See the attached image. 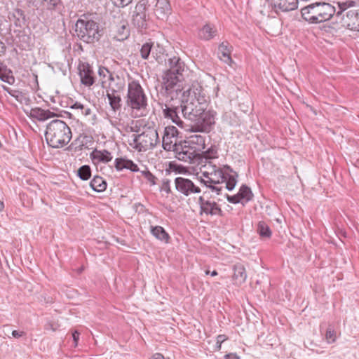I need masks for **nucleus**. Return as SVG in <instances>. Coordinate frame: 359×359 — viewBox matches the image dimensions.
I'll return each mask as SVG.
<instances>
[{"instance_id":"nucleus-37","label":"nucleus","mask_w":359,"mask_h":359,"mask_svg":"<svg viewBox=\"0 0 359 359\" xmlns=\"http://www.w3.org/2000/svg\"><path fill=\"white\" fill-rule=\"evenodd\" d=\"M325 338H326L327 341H328V343H332V342L335 341L336 333H335L334 329L331 326H329L326 331Z\"/></svg>"},{"instance_id":"nucleus-18","label":"nucleus","mask_w":359,"mask_h":359,"mask_svg":"<svg viewBox=\"0 0 359 359\" xmlns=\"http://www.w3.org/2000/svg\"><path fill=\"white\" fill-rule=\"evenodd\" d=\"M90 156L94 164L107 163L113 158L111 154L105 149L98 150L95 149L90 153Z\"/></svg>"},{"instance_id":"nucleus-34","label":"nucleus","mask_w":359,"mask_h":359,"mask_svg":"<svg viewBox=\"0 0 359 359\" xmlns=\"http://www.w3.org/2000/svg\"><path fill=\"white\" fill-rule=\"evenodd\" d=\"M90 187L96 192H102L107 189V181H90Z\"/></svg>"},{"instance_id":"nucleus-2","label":"nucleus","mask_w":359,"mask_h":359,"mask_svg":"<svg viewBox=\"0 0 359 359\" xmlns=\"http://www.w3.org/2000/svg\"><path fill=\"white\" fill-rule=\"evenodd\" d=\"M208 98L201 83H195L183 92L182 98L177 101L179 114L194 122L196 131L208 133L215 123L216 112L205 110Z\"/></svg>"},{"instance_id":"nucleus-64","label":"nucleus","mask_w":359,"mask_h":359,"mask_svg":"<svg viewBox=\"0 0 359 359\" xmlns=\"http://www.w3.org/2000/svg\"><path fill=\"white\" fill-rule=\"evenodd\" d=\"M205 273H206V274H209V273H210V271H205Z\"/></svg>"},{"instance_id":"nucleus-24","label":"nucleus","mask_w":359,"mask_h":359,"mask_svg":"<svg viewBox=\"0 0 359 359\" xmlns=\"http://www.w3.org/2000/svg\"><path fill=\"white\" fill-rule=\"evenodd\" d=\"M151 233L158 240L165 243H169L170 238L169 234L161 226H151Z\"/></svg>"},{"instance_id":"nucleus-44","label":"nucleus","mask_w":359,"mask_h":359,"mask_svg":"<svg viewBox=\"0 0 359 359\" xmlns=\"http://www.w3.org/2000/svg\"><path fill=\"white\" fill-rule=\"evenodd\" d=\"M48 5V8L52 9L58 4L59 0H44Z\"/></svg>"},{"instance_id":"nucleus-54","label":"nucleus","mask_w":359,"mask_h":359,"mask_svg":"<svg viewBox=\"0 0 359 359\" xmlns=\"http://www.w3.org/2000/svg\"><path fill=\"white\" fill-rule=\"evenodd\" d=\"M6 49V46L3 42L0 41V53H4Z\"/></svg>"},{"instance_id":"nucleus-40","label":"nucleus","mask_w":359,"mask_h":359,"mask_svg":"<svg viewBox=\"0 0 359 359\" xmlns=\"http://www.w3.org/2000/svg\"><path fill=\"white\" fill-rule=\"evenodd\" d=\"M115 6L118 7H125L130 4L133 0H111Z\"/></svg>"},{"instance_id":"nucleus-23","label":"nucleus","mask_w":359,"mask_h":359,"mask_svg":"<svg viewBox=\"0 0 359 359\" xmlns=\"http://www.w3.org/2000/svg\"><path fill=\"white\" fill-rule=\"evenodd\" d=\"M217 34V29L214 25H205L198 32V36L203 40H210Z\"/></svg>"},{"instance_id":"nucleus-3","label":"nucleus","mask_w":359,"mask_h":359,"mask_svg":"<svg viewBox=\"0 0 359 359\" xmlns=\"http://www.w3.org/2000/svg\"><path fill=\"white\" fill-rule=\"evenodd\" d=\"M72 131L63 121L55 119L46 126L45 137L47 144L53 148H61L67 145L72 139Z\"/></svg>"},{"instance_id":"nucleus-30","label":"nucleus","mask_w":359,"mask_h":359,"mask_svg":"<svg viewBox=\"0 0 359 359\" xmlns=\"http://www.w3.org/2000/svg\"><path fill=\"white\" fill-rule=\"evenodd\" d=\"M257 232L261 237L270 238L271 231L270 228L264 222H259L257 226Z\"/></svg>"},{"instance_id":"nucleus-49","label":"nucleus","mask_w":359,"mask_h":359,"mask_svg":"<svg viewBox=\"0 0 359 359\" xmlns=\"http://www.w3.org/2000/svg\"><path fill=\"white\" fill-rule=\"evenodd\" d=\"M81 111L82 114H83L85 116H88L91 114L90 108L87 107L86 106H84V108L83 109V110H81Z\"/></svg>"},{"instance_id":"nucleus-19","label":"nucleus","mask_w":359,"mask_h":359,"mask_svg":"<svg viewBox=\"0 0 359 359\" xmlns=\"http://www.w3.org/2000/svg\"><path fill=\"white\" fill-rule=\"evenodd\" d=\"M175 184L177 190L186 196L201 191L200 188L195 186L193 181H175Z\"/></svg>"},{"instance_id":"nucleus-62","label":"nucleus","mask_w":359,"mask_h":359,"mask_svg":"<svg viewBox=\"0 0 359 359\" xmlns=\"http://www.w3.org/2000/svg\"><path fill=\"white\" fill-rule=\"evenodd\" d=\"M101 82H102V87H103V88H105V86H104V83L106 81H105L102 80V81H101Z\"/></svg>"},{"instance_id":"nucleus-28","label":"nucleus","mask_w":359,"mask_h":359,"mask_svg":"<svg viewBox=\"0 0 359 359\" xmlns=\"http://www.w3.org/2000/svg\"><path fill=\"white\" fill-rule=\"evenodd\" d=\"M238 194L243 203L249 202L253 197V194L250 188L246 185H242Z\"/></svg>"},{"instance_id":"nucleus-35","label":"nucleus","mask_w":359,"mask_h":359,"mask_svg":"<svg viewBox=\"0 0 359 359\" xmlns=\"http://www.w3.org/2000/svg\"><path fill=\"white\" fill-rule=\"evenodd\" d=\"M201 182L203 183L208 188L210 189L212 191L216 192L218 195L220 194L222 187H219L218 184L222 183L221 181H201Z\"/></svg>"},{"instance_id":"nucleus-38","label":"nucleus","mask_w":359,"mask_h":359,"mask_svg":"<svg viewBox=\"0 0 359 359\" xmlns=\"http://www.w3.org/2000/svg\"><path fill=\"white\" fill-rule=\"evenodd\" d=\"M340 11L337 12V15L341 14V12L346 10L348 8L354 5V1H343L338 3Z\"/></svg>"},{"instance_id":"nucleus-52","label":"nucleus","mask_w":359,"mask_h":359,"mask_svg":"<svg viewBox=\"0 0 359 359\" xmlns=\"http://www.w3.org/2000/svg\"><path fill=\"white\" fill-rule=\"evenodd\" d=\"M45 327L46 330H51L53 331L56 330V328L51 323L46 324Z\"/></svg>"},{"instance_id":"nucleus-17","label":"nucleus","mask_w":359,"mask_h":359,"mask_svg":"<svg viewBox=\"0 0 359 359\" xmlns=\"http://www.w3.org/2000/svg\"><path fill=\"white\" fill-rule=\"evenodd\" d=\"M205 139L206 137L204 135H192L189 137L188 140L184 142V144H187L192 149L196 150V153H200L201 151L205 149Z\"/></svg>"},{"instance_id":"nucleus-13","label":"nucleus","mask_w":359,"mask_h":359,"mask_svg":"<svg viewBox=\"0 0 359 359\" xmlns=\"http://www.w3.org/2000/svg\"><path fill=\"white\" fill-rule=\"evenodd\" d=\"M154 15L160 20H165L171 12L169 0H154Z\"/></svg>"},{"instance_id":"nucleus-15","label":"nucleus","mask_w":359,"mask_h":359,"mask_svg":"<svg viewBox=\"0 0 359 359\" xmlns=\"http://www.w3.org/2000/svg\"><path fill=\"white\" fill-rule=\"evenodd\" d=\"M79 75L82 84L86 86H92L95 82L92 67L88 63H81L79 66Z\"/></svg>"},{"instance_id":"nucleus-63","label":"nucleus","mask_w":359,"mask_h":359,"mask_svg":"<svg viewBox=\"0 0 359 359\" xmlns=\"http://www.w3.org/2000/svg\"><path fill=\"white\" fill-rule=\"evenodd\" d=\"M151 185H154L156 184L154 180L151 181Z\"/></svg>"},{"instance_id":"nucleus-8","label":"nucleus","mask_w":359,"mask_h":359,"mask_svg":"<svg viewBox=\"0 0 359 359\" xmlns=\"http://www.w3.org/2000/svg\"><path fill=\"white\" fill-rule=\"evenodd\" d=\"M203 175L208 180H212V175L216 177H221L222 180H236L238 177V173L227 165L222 168H217L215 165H204Z\"/></svg>"},{"instance_id":"nucleus-39","label":"nucleus","mask_w":359,"mask_h":359,"mask_svg":"<svg viewBox=\"0 0 359 359\" xmlns=\"http://www.w3.org/2000/svg\"><path fill=\"white\" fill-rule=\"evenodd\" d=\"M226 198L229 203H234V204L241 203L243 204V203L242 202V201L241 200V198L238 196V194H236L233 196L226 195Z\"/></svg>"},{"instance_id":"nucleus-21","label":"nucleus","mask_w":359,"mask_h":359,"mask_svg":"<svg viewBox=\"0 0 359 359\" xmlns=\"http://www.w3.org/2000/svg\"><path fill=\"white\" fill-rule=\"evenodd\" d=\"M29 116L33 118L43 121L55 116V114L49 110H44L39 107L31 109Z\"/></svg>"},{"instance_id":"nucleus-45","label":"nucleus","mask_w":359,"mask_h":359,"mask_svg":"<svg viewBox=\"0 0 359 359\" xmlns=\"http://www.w3.org/2000/svg\"><path fill=\"white\" fill-rule=\"evenodd\" d=\"M227 337L224 334H219L217 337V344H219V346L222 344L227 339Z\"/></svg>"},{"instance_id":"nucleus-41","label":"nucleus","mask_w":359,"mask_h":359,"mask_svg":"<svg viewBox=\"0 0 359 359\" xmlns=\"http://www.w3.org/2000/svg\"><path fill=\"white\" fill-rule=\"evenodd\" d=\"M20 38L22 39V41L23 43L20 45V47L22 49H25V50L29 48V44L28 40L29 39V37L27 35L23 34L20 36Z\"/></svg>"},{"instance_id":"nucleus-56","label":"nucleus","mask_w":359,"mask_h":359,"mask_svg":"<svg viewBox=\"0 0 359 359\" xmlns=\"http://www.w3.org/2000/svg\"><path fill=\"white\" fill-rule=\"evenodd\" d=\"M27 1H28V2H29V4H34L35 1H36L37 0H27Z\"/></svg>"},{"instance_id":"nucleus-46","label":"nucleus","mask_w":359,"mask_h":359,"mask_svg":"<svg viewBox=\"0 0 359 359\" xmlns=\"http://www.w3.org/2000/svg\"><path fill=\"white\" fill-rule=\"evenodd\" d=\"M79 334H80L79 332L77 331H74L72 333V338H73L74 343V347L77 346L78 341L79 339Z\"/></svg>"},{"instance_id":"nucleus-16","label":"nucleus","mask_w":359,"mask_h":359,"mask_svg":"<svg viewBox=\"0 0 359 359\" xmlns=\"http://www.w3.org/2000/svg\"><path fill=\"white\" fill-rule=\"evenodd\" d=\"M106 95L111 109L114 112L120 111L122 106V100L118 90L109 86L106 90Z\"/></svg>"},{"instance_id":"nucleus-22","label":"nucleus","mask_w":359,"mask_h":359,"mask_svg":"<svg viewBox=\"0 0 359 359\" xmlns=\"http://www.w3.org/2000/svg\"><path fill=\"white\" fill-rule=\"evenodd\" d=\"M233 278L236 283L241 284L244 283L247 278L246 271L244 266L241 263H237L233 266Z\"/></svg>"},{"instance_id":"nucleus-12","label":"nucleus","mask_w":359,"mask_h":359,"mask_svg":"<svg viewBox=\"0 0 359 359\" xmlns=\"http://www.w3.org/2000/svg\"><path fill=\"white\" fill-rule=\"evenodd\" d=\"M198 203L202 212L206 215L223 216V211L218 204L215 201H206L203 197L200 196Z\"/></svg>"},{"instance_id":"nucleus-33","label":"nucleus","mask_w":359,"mask_h":359,"mask_svg":"<svg viewBox=\"0 0 359 359\" xmlns=\"http://www.w3.org/2000/svg\"><path fill=\"white\" fill-rule=\"evenodd\" d=\"M0 79L8 84H13L15 81V78L12 75L11 71L6 72V69H3L0 67Z\"/></svg>"},{"instance_id":"nucleus-57","label":"nucleus","mask_w":359,"mask_h":359,"mask_svg":"<svg viewBox=\"0 0 359 359\" xmlns=\"http://www.w3.org/2000/svg\"><path fill=\"white\" fill-rule=\"evenodd\" d=\"M353 14H354V12H353V11H348V12L347 13V16H348L349 15H353Z\"/></svg>"},{"instance_id":"nucleus-60","label":"nucleus","mask_w":359,"mask_h":359,"mask_svg":"<svg viewBox=\"0 0 359 359\" xmlns=\"http://www.w3.org/2000/svg\"><path fill=\"white\" fill-rule=\"evenodd\" d=\"M175 180H186V179H185V178H183V177H176Z\"/></svg>"},{"instance_id":"nucleus-50","label":"nucleus","mask_w":359,"mask_h":359,"mask_svg":"<svg viewBox=\"0 0 359 359\" xmlns=\"http://www.w3.org/2000/svg\"><path fill=\"white\" fill-rule=\"evenodd\" d=\"M72 108L83 110V109L84 108V105H83V104H81V103H79V102H76V103L72 106Z\"/></svg>"},{"instance_id":"nucleus-26","label":"nucleus","mask_w":359,"mask_h":359,"mask_svg":"<svg viewBox=\"0 0 359 359\" xmlns=\"http://www.w3.org/2000/svg\"><path fill=\"white\" fill-rule=\"evenodd\" d=\"M200 159H215L218 158V148L212 144L207 150L203 149L200 152Z\"/></svg>"},{"instance_id":"nucleus-48","label":"nucleus","mask_w":359,"mask_h":359,"mask_svg":"<svg viewBox=\"0 0 359 359\" xmlns=\"http://www.w3.org/2000/svg\"><path fill=\"white\" fill-rule=\"evenodd\" d=\"M224 358L225 359H241L240 356H238L236 353H234L226 354Z\"/></svg>"},{"instance_id":"nucleus-55","label":"nucleus","mask_w":359,"mask_h":359,"mask_svg":"<svg viewBox=\"0 0 359 359\" xmlns=\"http://www.w3.org/2000/svg\"><path fill=\"white\" fill-rule=\"evenodd\" d=\"M210 275H211L212 276H217V271H215V270L212 271L210 273Z\"/></svg>"},{"instance_id":"nucleus-47","label":"nucleus","mask_w":359,"mask_h":359,"mask_svg":"<svg viewBox=\"0 0 359 359\" xmlns=\"http://www.w3.org/2000/svg\"><path fill=\"white\" fill-rule=\"evenodd\" d=\"M25 334V333L22 331L13 330L12 332V336L16 339L20 338V337L24 336Z\"/></svg>"},{"instance_id":"nucleus-32","label":"nucleus","mask_w":359,"mask_h":359,"mask_svg":"<svg viewBox=\"0 0 359 359\" xmlns=\"http://www.w3.org/2000/svg\"><path fill=\"white\" fill-rule=\"evenodd\" d=\"M77 175L80 180H88L91 177V169L89 165H84L77 170Z\"/></svg>"},{"instance_id":"nucleus-61","label":"nucleus","mask_w":359,"mask_h":359,"mask_svg":"<svg viewBox=\"0 0 359 359\" xmlns=\"http://www.w3.org/2000/svg\"><path fill=\"white\" fill-rule=\"evenodd\" d=\"M216 345H217V348L218 350H220V349H221V346H219V344H217V343H216Z\"/></svg>"},{"instance_id":"nucleus-11","label":"nucleus","mask_w":359,"mask_h":359,"mask_svg":"<svg viewBox=\"0 0 359 359\" xmlns=\"http://www.w3.org/2000/svg\"><path fill=\"white\" fill-rule=\"evenodd\" d=\"M178 130L175 126H167L164 129L162 145L165 150L170 151L177 144Z\"/></svg>"},{"instance_id":"nucleus-43","label":"nucleus","mask_w":359,"mask_h":359,"mask_svg":"<svg viewBox=\"0 0 359 359\" xmlns=\"http://www.w3.org/2000/svg\"><path fill=\"white\" fill-rule=\"evenodd\" d=\"M170 168L173 169V171H175L176 173H182L185 172V168L182 166L171 165Z\"/></svg>"},{"instance_id":"nucleus-5","label":"nucleus","mask_w":359,"mask_h":359,"mask_svg":"<svg viewBox=\"0 0 359 359\" xmlns=\"http://www.w3.org/2000/svg\"><path fill=\"white\" fill-rule=\"evenodd\" d=\"M126 105L136 116H145L147 112V97L141 85L133 81L128 83Z\"/></svg>"},{"instance_id":"nucleus-31","label":"nucleus","mask_w":359,"mask_h":359,"mask_svg":"<svg viewBox=\"0 0 359 359\" xmlns=\"http://www.w3.org/2000/svg\"><path fill=\"white\" fill-rule=\"evenodd\" d=\"M153 50V43L147 42L142 46L140 55L144 60H149L151 51Z\"/></svg>"},{"instance_id":"nucleus-36","label":"nucleus","mask_w":359,"mask_h":359,"mask_svg":"<svg viewBox=\"0 0 359 359\" xmlns=\"http://www.w3.org/2000/svg\"><path fill=\"white\" fill-rule=\"evenodd\" d=\"M98 74L101 79L107 77L110 81L114 80L112 74L110 73V72L105 67H100L98 69Z\"/></svg>"},{"instance_id":"nucleus-25","label":"nucleus","mask_w":359,"mask_h":359,"mask_svg":"<svg viewBox=\"0 0 359 359\" xmlns=\"http://www.w3.org/2000/svg\"><path fill=\"white\" fill-rule=\"evenodd\" d=\"M231 50L227 42L222 43L218 48V56L219 59L226 64H230L231 58L230 57Z\"/></svg>"},{"instance_id":"nucleus-42","label":"nucleus","mask_w":359,"mask_h":359,"mask_svg":"<svg viewBox=\"0 0 359 359\" xmlns=\"http://www.w3.org/2000/svg\"><path fill=\"white\" fill-rule=\"evenodd\" d=\"M222 183H225L226 184V189H227L229 191H231L233 189V188L236 186V181H221Z\"/></svg>"},{"instance_id":"nucleus-59","label":"nucleus","mask_w":359,"mask_h":359,"mask_svg":"<svg viewBox=\"0 0 359 359\" xmlns=\"http://www.w3.org/2000/svg\"><path fill=\"white\" fill-rule=\"evenodd\" d=\"M98 179H102V177H99V176H95L93 180H98Z\"/></svg>"},{"instance_id":"nucleus-53","label":"nucleus","mask_w":359,"mask_h":359,"mask_svg":"<svg viewBox=\"0 0 359 359\" xmlns=\"http://www.w3.org/2000/svg\"><path fill=\"white\" fill-rule=\"evenodd\" d=\"M168 182L169 181H165L163 182V189H166L167 192L170 191V188L168 187Z\"/></svg>"},{"instance_id":"nucleus-51","label":"nucleus","mask_w":359,"mask_h":359,"mask_svg":"<svg viewBox=\"0 0 359 359\" xmlns=\"http://www.w3.org/2000/svg\"><path fill=\"white\" fill-rule=\"evenodd\" d=\"M151 359H164V357L161 353H155L153 355Z\"/></svg>"},{"instance_id":"nucleus-29","label":"nucleus","mask_w":359,"mask_h":359,"mask_svg":"<svg viewBox=\"0 0 359 359\" xmlns=\"http://www.w3.org/2000/svg\"><path fill=\"white\" fill-rule=\"evenodd\" d=\"M117 34L114 36V38L118 41H123L127 39L129 36V29L127 27L126 22H121L119 26L117 27Z\"/></svg>"},{"instance_id":"nucleus-7","label":"nucleus","mask_w":359,"mask_h":359,"mask_svg":"<svg viewBox=\"0 0 359 359\" xmlns=\"http://www.w3.org/2000/svg\"><path fill=\"white\" fill-rule=\"evenodd\" d=\"M159 142L158 133L155 128H147L139 135H133L130 145L139 151L153 149Z\"/></svg>"},{"instance_id":"nucleus-9","label":"nucleus","mask_w":359,"mask_h":359,"mask_svg":"<svg viewBox=\"0 0 359 359\" xmlns=\"http://www.w3.org/2000/svg\"><path fill=\"white\" fill-rule=\"evenodd\" d=\"M114 166L118 171L123 170V169H127L133 172H139L140 175L137 176V178L144 177L147 180H151L152 177L151 173L147 170L146 168H144V170H140L137 164H135L133 161L126 158H116L114 161Z\"/></svg>"},{"instance_id":"nucleus-1","label":"nucleus","mask_w":359,"mask_h":359,"mask_svg":"<svg viewBox=\"0 0 359 359\" xmlns=\"http://www.w3.org/2000/svg\"><path fill=\"white\" fill-rule=\"evenodd\" d=\"M163 62L167 69L163 76V88L165 97V102L161 105L163 114L165 118L183 128V121L179 116L180 108L173 102L182 98V93L186 90L192 88L195 83H200L194 81L191 84H184L183 72L185 64L178 56L165 54Z\"/></svg>"},{"instance_id":"nucleus-20","label":"nucleus","mask_w":359,"mask_h":359,"mask_svg":"<svg viewBox=\"0 0 359 359\" xmlns=\"http://www.w3.org/2000/svg\"><path fill=\"white\" fill-rule=\"evenodd\" d=\"M298 3V0H271L273 6L283 12H288L297 9Z\"/></svg>"},{"instance_id":"nucleus-10","label":"nucleus","mask_w":359,"mask_h":359,"mask_svg":"<svg viewBox=\"0 0 359 359\" xmlns=\"http://www.w3.org/2000/svg\"><path fill=\"white\" fill-rule=\"evenodd\" d=\"M147 2L145 0H141L135 8L133 15V23L137 29H142L147 28Z\"/></svg>"},{"instance_id":"nucleus-27","label":"nucleus","mask_w":359,"mask_h":359,"mask_svg":"<svg viewBox=\"0 0 359 359\" xmlns=\"http://www.w3.org/2000/svg\"><path fill=\"white\" fill-rule=\"evenodd\" d=\"M163 50V47L159 46L158 44L154 45L153 43V50L151 51L150 58H153L158 63L162 64L165 57V55L162 53Z\"/></svg>"},{"instance_id":"nucleus-58","label":"nucleus","mask_w":359,"mask_h":359,"mask_svg":"<svg viewBox=\"0 0 359 359\" xmlns=\"http://www.w3.org/2000/svg\"><path fill=\"white\" fill-rule=\"evenodd\" d=\"M4 208V203L0 201V211Z\"/></svg>"},{"instance_id":"nucleus-4","label":"nucleus","mask_w":359,"mask_h":359,"mask_svg":"<svg viewBox=\"0 0 359 359\" xmlns=\"http://www.w3.org/2000/svg\"><path fill=\"white\" fill-rule=\"evenodd\" d=\"M335 12V8L325 2L311 4L301 10L303 19L311 24L326 22L332 18Z\"/></svg>"},{"instance_id":"nucleus-14","label":"nucleus","mask_w":359,"mask_h":359,"mask_svg":"<svg viewBox=\"0 0 359 359\" xmlns=\"http://www.w3.org/2000/svg\"><path fill=\"white\" fill-rule=\"evenodd\" d=\"M200 153L189 147L187 144L182 148V151L177 153V158L182 161L194 163L200 160Z\"/></svg>"},{"instance_id":"nucleus-6","label":"nucleus","mask_w":359,"mask_h":359,"mask_svg":"<svg viewBox=\"0 0 359 359\" xmlns=\"http://www.w3.org/2000/svg\"><path fill=\"white\" fill-rule=\"evenodd\" d=\"M75 33L79 39L88 43L98 41L101 36L98 24L86 16H83L76 21Z\"/></svg>"}]
</instances>
